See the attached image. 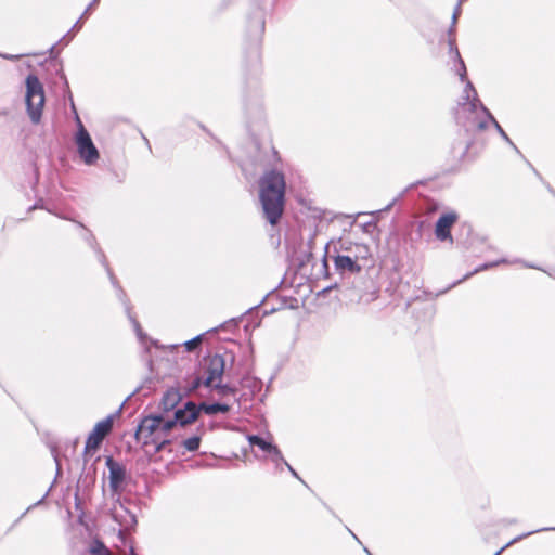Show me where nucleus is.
I'll return each mask as SVG.
<instances>
[{"mask_svg":"<svg viewBox=\"0 0 555 555\" xmlns=\"http://www.w3.org/2000/svg\"><path fill=\"white\" fill-rule=\"evenodd\" d=\"M4 59L7 60H17L20 59L22 55H13V54H4L2 55Z\"/></svg>","mask_w":555,"mask_h":555,"instance_id":"nucleus-23","label":"nucleus"},{"mask_svg":"<svg viewBox=\"0 0 555 555\" xmlns=\"http://www.w3.org/2000/svg\"><path fill=\"white\" fill-rule=\"evenodd\" d=\"M106 465L109 470V487L114 492H119L124 486L126 469L124 465L114 461L112 457H107Z\"/></svg>","mask_w":555,"mask_h":555,"instance_id":"nucleus-8","label":"nucleus"},{"mask_svg":"<svg viewBox=\"0 0 555 555\" xmlns=\"http://www.w3.org/2000/svg\"><path fill=\"white\" fill-rule=\"evenodd\" d=\"M134 327H135V332H137L139 338L142 339L143 338V334H142L140 325L137 322H134Z\"/></svg>","mask_w":555,"mask_h":555,"instance_id":"nucleus-22","label":"nucleus"},{"mask_svg":"<svg viewBox=\"0 0 555 555\" xmlns=\"http://www.w3.org/2000/svg\"><path fill=\"white\" fill-rule=\"evenodd\" d=\"M199 410H203L208 415H214L217 413H227L230 410V408H229V405L221 404V403H212V404L202 403L199 405Z\"/></svg>","mask_w":555,"mask_h":555,"instance_id":"nucleus-15","label":"nucleus"},{"mask_svg":"<svg viewBox=\"0 0 555 555\" xmlns=\"http://www.w3.org/2000/svg\"><path fill=\"white\" fill-rule=\"evenodd\" d=\"M201 443V437L199 436H193L188 439H185L182 444L188 451H196L199 448Z\"/></svg>","mask_w":555,"mask_h":555,"instance_id":"nucleus-17","label":"nucleus"},{"mask_svg":"<svg viewBox=\"0 0 555 555\" xmlns=\"http://www.w3.org/2000/svg\"><path fill=\"white\" fill-rule=\"evenodd\" d=\"M456 220L457 215L455 212H447L441 215L435 228V234L437 238L440 241L451 238L450 229L456 222Z\"/></svg>","mask_w":555,"mask_h":555,"instance_id":"nucleus-11","label":"nucleus"},{"mask_svg":"<svg viewBox=\"0 0 555 555\" xmlns=\"http://www.w3.org/2000/svg\"><path fill=\"white\" fill-rule=\"evenodd\" d=\"M199 406L193 402H186L183 409H179L175 412V417L171 421H176V425L182 426L194 422L197 418Z\"/></svg>","mask_w":555,"mask_h":555,"instance_id":"nucleus-12","label":"nucleus"},{"mask_svg":"<svg viewBox=\"0 0 555 555\" xmlns=\"http://www.w3.org/2000/svg\"><path fill=\"white\" fill-rule=\"evenodd\" d=\"M529 534H531V532H529V533H527V534H524V537H527V535H529ZM521 538H522V535H521V537H519V538L514 539L513 541H511L509 543H507L504 547H502L500 551H498L494 555H500V554H501V552H502L504 548H506L507 546H509V545H511V544H513L514 542H516V541L520 540Z\"/></svg>","mask_w":555,"mask_h":555,"instance_id":"nucleus-20","label":"nucleus"},{"mask_svg":"<svg viewBox=\"0 0 555 555\" xmlns=\"http://www.w3.org/2000/svg\"><path fill=\"white\" fill-rule=\"evenodd\" d=\"M98 0H94V2H96Z\"/></svg>","mask_w":555,"mask_h":555,"instance_id":"nucleus-25","label":"nucleus"},{"mask_svg":"<svg viewBox=\"0 0 555 555\" xmlns=\"http://www.w3.org/2000/svg\"><path fill=\"white\" fill-rule=\"evenodd\" d=\"M211 389H215L219 396L235 395L236 390L229 385H222L221 382L217 383Z\"/></svg>","mask_w":555,"mask_h":555,"instance_id":"nucleus-18","label":"nucleus"},{"mask_svg":"<svg viewBox=\"0 0 555 555\" xmlns=\"http://www.w3.org/2000/svg\"><path fill=\"white\" fill-rule=\"evenodd\" d=\"M450 50L453 53L454 59L459 63L457 74H459L461 80L465 81L466 80V67H465V64H464L463 60L461 59L459 50L456 48H454V40L453 39L450 40Z\"/></svg>","mask_w":555,"mask_h":555,"instance_id":"nucleus-16","label":"nucleus"},{"mask_svg":"<svg viewBox=\"0 0 555 555\" xmlns=\"http://www.w3.org/2000/svg\"><path fill=\"white\" fill-rule=\"evenodd\" d=\"M339 247L341 251L351 255V258L357 262L365 261L370 257V249L364 244H356L349 241H340Z\"/></svg>","mask_w":555,"mask_h":555,"instance_id":"nucleus-9","label":"nucleus"},{"mask_svg":"<svg viewBox=\"0 0 555 555\" xmlns=\"http://www.w3.org/2000/svg\"><path fill=\"white\" fill-rule=\"evenodd\" d=\"M259 197L266 219L276 224L284 210L285 179L283 173L272 170L259 182Z\"/></svg>","mask_w":555,"mask_h":555,"instance_id":"nucleus-1","label":"nucleus"},{"mask_svg":"<svg viewBox=\"0 0 555 555\" xmlns=\"http://www.w3.org/2000/svg\"><path fill=\"white\" fill-rule=\"evenodd\" d=\"M181 400V395L178 389L171 388L163 396L160 406L165 412L173 410Z\"/></svg>","mask_w":555,"mask_h":555,"instance_id":"nucleus-14","label":"nucleus"},{"mask_svg":"<svg viewBox=\"0 0 555 555\" xmlns=\"http://www.w3.org/2000/svg\"><path fill=\"white\" fill-rule=\"evenodd\" d=\"M248 441L251 446L259 447L262 451L268 452L272 455V460L275 462L283 461L285 465L288 467V469L293 473V475L297 476L296 472L292 468V466L284 461L280 450L271 444L270 442H267L264 439L258 437V436H248Z\"/></svg>","mask_w":555,"mask_h":555,"instance_id":"nucleus-10","label":"nucleus"},{"mask_svg":"<svg viewBox=\"0 0 555 555\" xmlns=\"http://www.w3.org/2000/svg\"><path fill=\"white\" fill-rule=\"evenodd\" d=\"M334 264H335V268L338 271H340L341 273H344V272L358 273L362 269V266L360 263H357L351 258V255H347V254L337 255L334 258Z\"/></svg>","mask_w":555,"mask_h":555,"instance_id":"nucleus-13","label":"nucleus"},{"mask_svg":"<svg viewBox=\"0 0 555 555\" xmlns=\"http://www.w3.org/2000/svg\"><path fill=\"white\" fill-rule=\"evenodd\" d=\"M27 112L33 122H38L44 105L43 86L35 75H28L25 81Z\"/></svg>","mask_w":555,"mask_h":555,"instance_id":"nucleus-3","label":"nucleus"},{"mask_svg":"<svg viewBox=\"0 0 555 555\" xmlns=\"http://www.w3.org/2000/svg\"><path fill=\"white\" fill-rule=\"evenodd\" d=\"M224 373V359L221 356H214L208 360V365L206 369V376L202 380V384L205 387L211 388L217 383L222 380V375ZM201 384V380L197 379L194 387H197Z\"/></svg>","mask_w":555,"mask_h":555,"instance_id":"nucleus-6","label":"nucleus"},{"mask_svg":"<svg viewBox=\"0 0 555 555\" xmlns=\"http://www.w3.org/2000/svg\"><path fill=\"white\" fill-rule=\"evenodd\" d=\"M89 11V8L87 10H85V13L82 14L81 18L86 16V14L88 13Z\"/></svg>","mask_w":555,"mask_h":555,"instance_id":"nucleus-24","label":"nucleus"},{"mask_svg":"<svg viewBox=\"0 0 555 555\" xmlns=\"http://www.w3.org/2000/svg\"><path fill=\"white\" fill-rule=\"evenodd\" d=\"M175 426L176 421L165 420L163 416H146L135 431L137 441L146 449V453L155 454L169 443L168 436Z\"/></svg>","mask_w":555,"mask_h":555,"instance_id":"nucleus-2","label":"nucleus"},{"mask_svg":"<svg viewBox=\"0 0 555 555\" xmlns=\"http://www.w3.org/2000/svg\"><path fill=\"white\" fill-rule=\"evenodd\" d=\"M77 125L76 144L78 153L86 164L91 165L98 160L99 152L79 118H77Z\"/></svg>","mask_w":555,"mask_h":555,"instance_id":"nucleus-4","label":"nucleus"},{"mask_svg":"<svg viewBox=\"0 0 555 555\" xmlns=\"http://www.w3.org/2000/svg\"><path fill=\"white\" fill-rule=\"evenodd\" d=\"M113 428V417L108 416L101 422L96 423L93 430L89 434L85 452L94 453L101 446L104 438L111 433Z\"/></svg>","mask_w":555,"mask_h":555,"instance_id":"nucleus-5","label":"nucleus"},{"mask_svg":"<svg viewBox=\"0 0 555 555\" xmlns=\"http://www.w3.org/2000/svg\"><path fill=\"white\" fill-rule=\"evenodd\" d=\"M460 12H461V10H460V4H459L457 8L455 9L454 13H453V16H452L453 24H455L459 15H460Z\"/></svg>","mask_w":555,"mask_h":555,"instance_id":"nucleus-21","label":"nucleus"},{"mask_svg":"<svg viewBox=\"0 0 555 555\" xmlns=\"http://www.w3.org/2000/svg\"><path fill=\"white\" fill-rule=\"evenodd\" d=\"M464 93H465V102L461 103L462 107L463 108H466L469 109V111H475L477 108L478 105L481 106L482 111L485 113H487L490 117V119L492 120V122L495 125V128L498 129L499 133L502 135V138L504 140H506L508 143L512 144L509 138L507 137V134L504 132V130L501 128V126L498 124V121L488 113V111L481 105L479 99L477 98V92L476 90L474 89L473 85L470 81H467L466 82V87H465V90H464Z\"/></svg>","mask_w":555,"mask_h":555,"instance_id":"nucleus-7","label":"nucleus"},{"mask_svg":"<svg viewBox=\"0 0 555 555\" xmlns=\"http://www.w3.org/2000/svg\"><path fill=\"white\" fill-rule=\"evenodd\" d=\"M201 341V336H197L185 343V347L188 350H193Z\"/></svg>","mask_w":555,"mask_h":555,"instance_id":"nucleus-19","label":"nucleus"}]
</instances>
